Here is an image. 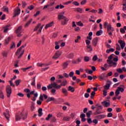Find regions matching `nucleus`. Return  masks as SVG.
<instances>
[{"label": "nucleus", "mask_w": 126, "mask_h": 126, "mask_svg": "<svg viewBox=\"0 0 126 126\" xmlns=\"http://www.w3.org/2000/svg\"><path fill=\"white\" fill-rule=\"evenodd\" d=\"M118 43H119V44H120V45L121 47V49L122 50H124V48H125V47H126V42H125V41H123L122 40H119L118 41Z\"/></svg>", "instance_id": "obj_14"}, {"label": "nucleus", "mask_w": 126, "mask_h": 126, "mask_svg": "<svg viewBox=\"0 0 126 126\" xmlns=\"http://www.w3.org/2000/svg\"><path fill=\"white\" fill-rule=\"evenodd\" d=\"M28 115L27 113H24V110H23V111L20 114V116L17 114L16 115V121L17 122L18 121H20L21 119L23 120H26V119H27Z\"/></svg>", "instance_id": "obj_1"}, {"label": "nucleus", "mask_w": 126, "mask_h": 126, "mask_svg": "<svg viewBox=\"0 0 126 126\" xmlns=\"http://www.w3.org/2000/svg\"><path fill=\"white\" fill-rule=\"evenodd\" d=\"M69 63V62H63L62 64V66L63 67V69H65V68H67Z\"/></svg>", "instance_id": "obj_16"}, {"label": "nucleus", "mask_w": 126, "mask_h": 126, "mask_svg": "<svg viewBox=\"0 0 126 126\" xmlns=\"http://www.w3.org/2000/svg\"><path fill=\"white\" fill-rule=\"evenodd\" d=\"M77 25H78V26H80L81 27H82V26H83V24L82 23H81V21L77 22Z\"/></svg>", "instance_id": "obj_52"}, {"label": "nucleus", "mask_w": 126, "mask_h": 126, "mask_svg": "<svg viewBox=\"0 0 126 126\" xmlns=\"http://www.w3.org/2000/svg\"><path fill=\"white\" fill-rule=\"evenodd\" d=\"M56 121H57V119H56V117H55V116L52 117L51 122L55 123Z\"/></svg>", "instance_id": "obj_54"}, {"label": "nucleus", "mask_w": 126, "mask_h": 126, "mask_svg": "<svg viewBox=\"0 0 126 126\" xmlns=\"http://www.w3.org/2000/svg\"><path fill=\"white\" fill-rule=\"evenodd\" d=\"M87 121L90 125V124H92V120L91 119V118H87Z\"/></svg>", "instance_id": "obj_55"}, {"label": "nucleus", "mask_w": 126, "mask_h": 126, "mask_svg": "<svg viewBox=\"0 0 126 126\" xmlns=\"http://www.w3.org/2000/svg\"><path fill=\"white\" fill-rule=\"evenodd\" d=\"M51 101H53V102H56V100L55 98L51 97H48L47 99L46 100L47 103H49V102H51Z\"/></svg>", "instance_id": "obj_17"}, {"label": "nucleus", "mask_w": 126, "mask_h": 126, "mask_svg": "<svg viewBox=\"0 0 126 126\" xmlns=\"http://www.w3.org/2000/svg\"><path fill=\"white\" fill-rule=\"evenodd\" d=\"M48 89H52V88H55V89H61V86L58 85V84L57 83L54 82L53 83H51V84H49L47 86Z\"/></svg>", "instance_id": "obj_4"}, {"label": "nucleus", "mask_w": 126, "mask_h": 126, "mask_svg": "<svg viewBox=\"0 0 126 126\" xmlns=\"http://www.w3.org/2000/svg\"><path fill=\"white\" fill-rule=\"evenodd\" d=\"M32 86H36V83L35 80H32V82L31 83Z\"/></svg>", "instance_id": "obj_62"}, {"label": "nucleus", "mask_w": 126, "mask_h": 126, "mask_svg": "<svg viewBox=\"0 0 126 126\" xmlns=\"http://www.w3.org/2000/svg\"><path fill=\"white\" fill-rule=\"evenodd\" d=\"M84 61L86 62V63H87L90 61V58L88 56H85L84 57Z\"/></svg>", "instance_id": "obj_35"}, {"label": "nucleus", "mask_w": 126, "mask_h": 126, "mask_svg": "<svg viewBox=\"0 0 126 126\" xmlns=\"http://www.w3.org/2000/svg\"><path fill=\"white\" fill-rule=\"evenodd\" d=\"M58 20H62L61 24L62 25H66V23H67V22L68 21V19H67V18H66V17L63 15H58Z\"/></svg>", "instance_id": "obj_3"}, {"label": "nucleus", "mask_w": 126, "mask_h": 126, "mask_svg": "<svg viewBox=\"0 0 126 126\" xmlns=\"http://www.w3.org/2000/svg\"><path fill=\"white\" fill-rule=\"evenodd\" d=\"M119 120H120V122H122V123L125 122V119L124 118V117H123V115H120L119 116Z\"/></svg>", "instance_id": "obj_31"}, {"label": "nucleus", "mask_w": 126, "mask_h": 126, "mask_svg": "<svg viewBox=\"0 0 126 126\" xmlns=\"http://www.w3.org/2000/svg\"><path fill=\"white\" fill-rule=\"evenodd\" d=\"M34 109H35V103L32 102L31 106V111H32V112H33Z\"/></svg>", "instance_id": "obj_24"}, {"label": "nucleus", "mask_w": 126, "mask_h": 126, "mask_svg": "<svg viewBox=\"0 0 126 126\" xmlns=\"http://www.w3.org/2000/svg\"><path fill=\"white\" fill-rule=\"evenodd\" d=\"M86 71L87 73H88L89 74H92V73H93V71L92 70H90L89 71L88 70H86Z\"/></svg>", "instance_id": "obj_56"}, {"label": "nucleus", "mask_w": 126, "mask_h": 126, "mask_svg": "<svg viewBox=\"0 0 126 126\" xmlns=\"http://www.w3.org/2000/svg\"><path fill=\"white\" fill-rule=\"evenodd\" d=\"M110 87H111V83H107L106 85H105L104 86V89H105V90H108V89L110 88Z\"/></svg>", "instance_id": "obj_20"}, {"label": "nucleus", "mask_w": 126, "mask_h": 126, "mask_svg": "<svg viewBox=\"0 0 126 126\" xmlns=\"http://www.w3.org/2000/svg\"><path fill=\"white\" fill-rule=\"evenodd\" d=\"M26 43L24 45L22 46L21 47L18 49L17 51L16 52V56H18L19 55V53H20L22 51L21 53L20 54V55L18 56V59H20L22 56H23V54H24V52H25V50L24 49V48L26 47Z\"/></svg>", "instance_id": "obj_2"}, {"label": "nucleus", "mask_w": 126, "mask_h": 126, "mask_svg": "<svg viewBox=\"0 0 126 126\" xmlns=\"http://www.w3.org/2000/svg\"><path fill=\"white\" fill-rule=\"evenodd\" d=\"M97 60H98V57L97 56V55L94 56L92 59V60L93 61V62H96V61H97Z\"/></svg>", "instance_id": "obj_45"}, {"label": "nucleus", "mask_w": 126, "mask_h": 126, "mask_svg": "<svg viewBox=\"0 0 126 126\" xmlns=\"http://www.w3.org/2000/svg\"><path fill=\"white\" fill-rule=\"evenodd\" d=\"M59 43H60V42H57V41H56V42H55V45H56L55 47V50H59V49H60V45H59Z\"/></svg>", "instance_id": "obj_29"}, {"label": "nucleus", "mask_w": 126, "mask_h": 126, "mask_svg": "<svg viewBox=\"0 0 126 126\" xmlns=\"http://www.w3.org/2000/svg\"><path fill=\"white\" fill-rule=\"evenodd\" d=\"M95 94H96V93H95L94 91H93L91 94V99H94V97H95Z\"/></svg>", "instance_id": "obj_42"}, {"label": "nucleus", "mask_w": 126, "mask_h": 126, "mask_svg": "<svg viewBox=\"0 0 126 126\" xmlns=\"http://www.w3.org/2000/svg\"><path fill=\"white\" fill-rule=\"evenodd\" d=\"M20 82H21V80H17L15 81V83L16 86H18L19 84H20Z\"/></svg>", "instance_id": "obj_43"}, {"label": "nucleus", "mask_w": 126, "mask_h": 126, "mask_svg": "<svg viewBox=\"0 0 126 126\" xmlns=\"http://www.w3.org/2000/svg\"><path fill=\"white\" fill-rule=\"evenodd\" d=\"M101 34H103V31L102 30H99L97 31L96 33V36H100Z\"/></svg>", "instance_id": "obj_34"}, {"label": "nucleus", "mask_w": 126, "mask_h": 126, "mask_svg": "<svg viewBox=\"0 0 126 126\" xmlns=\"http://www.w3.org/2000/svg\"><path fill=\"white\" fill-rule=\"evenodd\" d=\"M52 117H53L52 114H48L47 117L45 119L46 121H50V119H51V118H52Z\"/></svg>", "instance_id": "obj_36"}, {"label": "nucleus", "mask_w": 126, "mask_h": 126, "mask_svg": "<svg viewBox=\"0 0 126 126\" xmlns=\"http://www.w3.org/2000/svg\"><path fill=\"white\" fill-rule=\"evenodd\" d=\"M66 84H67V81H66V80H65L62 83H61L60 86H61V88L62 86H65Z\"/></svg>", "instance_id": "obj_27"}, {"label": "nucleus", "mask_w": 126, "mask_h": 126, "mask_svg": "<svg viewBox=\"0 0 126 126\" xmlns=\"http://www.w3.org/2000/svg\"><path fill=\"white\" fill-rule=\"evenodd\" d=\"M108 78V76L106 73H103L98 76V79L100 81L106 80Z\"/></svg>", "instance_id": "obj_7"}, {"label": "nucleus", "mask_w": 126, "mask_h": 126, "mask_svg": "<svg viewBox=\"0 0 126 126\" xmlns=\"http://www.w3.org/2000/svg\"><path fill=\"white\" fill-rule=\"evenodd\" d=\"M97 11H98L96 10L93 9V10H91L90 11V12H92V13H96L97 12Z\"/></svg>", "instance_id": "obj_64"}, {"label": "nucleus", "mask_w": 126, "mask_h": 126, "mask_svg": "<svg viewBox=\"0 0 126 126\" xmlns=\"http://www.w3.org/2000/svg\"><path fill=\"white\" fill-rule=\"evenodd\" d=\"M101 104L103 107H105L106 108L108 107H110V106L111 105V103H110V102H107V101H104L101 102Z\"/></svg>", "instance_id": "obj_15"}, {"label": "nucleus", "mask_w": 126, "mask_h": 126, "mask_svg": "<svg viewBox=\"0 0 126 126\" xmlns=\"http://www.w3.org/2000/svg\"><path fill=\"white\" fill-rule=\"evenodd\" d=\"M87 2V0H83L81 2V4L82 5H83L84 4H85V3H86Z\"/></svg>", "instance_id": "obj_60"}, {"label": "nucleus", "mask_w": 126, "mask_h": 126, "mask_svg": "<svg viewBox=\"0 0 126 126\" xmlns=\"http://www.w3.org/2000/svg\"><path fill=\"white\" fill-rule=\"evenodd\" d=\"M22 30V26H19L18 29L16 30V33H19L20 31Z\"/></svg>", "instance_id": "obj_32"}, {"label": "nucleus", "mask_w": 126, "mask_h": 126, "mask_svg": "<svg viewBox=\"0 0 126 126\" xmlns=\"http://www.w3.org/2000/svg\"><path fill=\"white\" fill-rule=\"evenodd\" d=\"M17 95L19 96V97H24V94L21 93L17 94Z\"/></svg>", "instance_id": "obj_63"}, {"label": "nucleus", "mask_w": 126, "mask_h": 126, "mask_svg": "<svg viewBox=\"0 0 126 126\" xmlns=\"http://www.w3.org/2000/svg\"><path fill=\"white\" fill-rule=\"evenodd\" d=\"M118 89L119 90V92L120 91L122 93L125 91V89H124V88L118 87Z\"/></svg>", "instance_id": "obj_50"}, {"label": "nucleus", "mask_w": 126, "mask_h": 126, "mask_svg": "<svg viewBox=\"0 0 126 126\" xmlns=\"http://www.w3.org/2000/svg\"><path fill=\"white\" fill-rule=\"evenodd\" d=\"M21 12V10H20V8H19V7H17V8L14 10V15L13 16V17H16V16H18V15L20 14Z\"/></svg>", "instance_id": "obj_11"}, {"label": "nucleus", "mask_w": 126, "mask_h": 126, "mask_svg": "<svg viewBox=\"0 0 126 126\" xmlns=\"http://www.w3.org/2000/svg\"><path fill=\"white\" fill-rule=\"evenodd\" d=\"M8 27H9V25H7L4 27V33H6V32H7V30H8Z\"/></svg>", "instance_id": "obj_41"}, {"label": "nucleus", "mask_w": 126, "mask_h": 126, "mask_svg": "<svg viewBox=\"0 0 126 126\" xmlns=\"http://www.w3.org/2000/svg\"><path fill=\"white\" fill-rule=\"evenodd\" d=\"M120 94V91L118 89H117L115 92V95L117 96H119V95Z\"/></svg>", "instance_id": "obj_49"}, {"label": "nucleus", "mask_w": 126, "mask_h": 126, "mask_svg": "<svg viewBox=\"0 0 126 126\" xmlns=\"http://www.w3.org/2000/svg\"><path fill=\"white\" fill-rule=\"evenodd\" d=\"M53 25H54V22H52L49 24H47L45 26V29H48V28H49V27H52Z\"/></svg>", "instance_id": "obj_18"}, {"label": "nucleus", "mask_w": 126, "mask_h": 126, "mask_svg": "<svg viewBox=\"0 0 126 126\" xmlns=\"http://www.w3.org/2000/svg\"><path fill=\"white\" fill-rule=\"evenodd\" d=\"M120 32L122 34H125L126 33V31H125L124 29L121 28L120 29Z\"/></svg>", "instance_id": "obj_58"}, {"label": "nucleus", "mask_w": 126, "mask_h": 126, "mask_svg": "<svg viewBox=\"0 0 126 126\" xmlns=\"http://www.w3.org/2000/svg\"><path fill=\"white\" fill-rule=\"evenodd\" d=\"M62 55V52L60 51H57L54 56L52 57V59H53V60H57V59H59V58H60V56Z\"/></svg>", "instance_id": "obj_10"}, {"label": "nucleus", "mask_w": 126, "mask_h": 126, "mask_svg": "<svg viewBox=\"0 0 126 126\" xmlns=\"http://www.w3.org/2000/svg\"><path fill=\"white\" fill-rule=\"evenodd\" d=\"M91 114H92V111H89V112L86 113L87 117L90 118L91 117Z\"/></svg>", "instance_id": "obj_38"}, {"label": "nucleus", "mask_w": 126, "mask_h": 126, "mask_svg": "<svg viewBox=\"0 0 126 126\" xmlns=\"http://www.w3.org/2000/svg\"><path fill=\"white\" fill-rule=\"evenodd\" d=\"M73 57H74V54L70 53L68 55L67 58L68 59H73Z\"/></svg>", "instance_id": "obj_39"}, {"label": "nucleus", "mask_w": 126, "mask_h": 126, "mask_svg": "<svg viewBox=\"0 0 126 126\" xmlns=\"http://www.w3.org/2000/svg\"><path fill=\"white\" fill-rule=\"evenodd\" d=\"M62 116H63L62 113L59 112L58 113H57V118H61V117H62Z\"/></svg>", "instance_id": "obj_57"}, {"label": "nucleus", "mask_w": 126, "mask_h": 126, "mask_svg": "<svg viewBox=\"0 0 126 126\" xmlns=\"http://www.w3.org/2000/svg\"><path fill=\"white\" fill-rule=\"evenodd\" d=\"M3 115L6 118L7 121H9V118H10V114H9V110L8 109L6 110V112H4Z\"/></svg>", "instance_id": "obj_12"}, {"label": "nucleus", "mask_w": 126, "mask_h": 126, "mask_svg": "<svg viewBox=\"0 0 126 126\" xmlns=\"http://www.w3.org/2000/svg\"><path fill=\"white\" fill-rule=\"evenodd\" d=\"M75 11H77V12H79V13H82L83 12V9L81 8H76L75 9Z\"/></svg>", "instance_id": "obj_22"}, {"label": "nucleus", "mask_w": 126, "mask_h": 126, "mask_svg": "<svg viewBox=\"0 0 126 126\" xmlns=\"http://www.w3.org/2000/svg\"><path fill=\"white\" fill-rule=\"evenodd\" d=\"M74 75V72L71 71L69 73V76L70 77H73V76Z\"/></svg>", "instance_id": "obj_51"}, {"label": "nucleus", "mask_w": 126, "mask_h": 126, "mask_svg": "<svg viewBox=\"0 0 126 126\" xmlns=\"http://www.w3.org/2000/svg\"><path fill=\"white\" fill-rule=\"evenodd\" d=\"M68 91H70V92L73 93L74 91H75V89H74L73 87L69 86L68 88Z\"/></svg>", "instance_id": "obj_23"}, {"label": "nucleus", "mask_w": 126, "mask_h": 126, "mask_svg": "<svg viewBox=\"0 0 126 126\" xmlns=\"http://www.w3.org/2000/svg\"><path fill=\"white\" fill-rule=\"evenodd\" d=\"M2 9H3V11H4L5 12H8V7H7L5 6H4L2 8Z\"/></svg>", "instance_id": "obj_37"}, {"label": "nucleus", "mask_w": 126, "mask_h": 126, "mask_svg": "<svg viewBox=\"0 0 126 126\" xmlns=\"http://www.w3.org/2000/svg\"><path fill=\"white\" fill-rule=\"evenodd\" d=\"M107 63L109 64V67H111L112 66H114V67H116L117 66V63L116 62H114L112 60H107Z\"/></svg>", "instance_id": "obj_8"}, {"label": "nucleus", "mask_w": 126, "mask_h": 126, "mask_svg": "<svg viewBox=\"0 0 126 126\" xmlns=\"http://www.w3.org/2000/svg\"><path fill=\"white\" fill-rule=\"evenodd\" d=\"M87 49L88 52H92L93 51V48H92V46H91V45H88L87 46Z\"/></svg>", "instance_id": "obj_26"}, {"label": "nucleus", "mask_w": 126, "mask_h": 126, "mask_svg": "<svg viewBox=\"0 0 126 126\" xmlns=\"http://www.w3.org/2000/svg\"><path fill=\"white\" fill-rule=\"evenodd\" d=\"M6 92L7 93V97L9 98L10 95H11V93L12 92V90L11 89L10 86L7 85L6 87Z\"/></svg>", "instance_id": "obj_6"}, {"label": "nucleus", "mask_w": 126, "mask_h": 126, "mask_svg": "<svg viewBox=\"0 0 126 126\" xmlns=\"http://www.w3.org/2000/svg\"><path fill=\"white\" fill-rule=\"evenodd\" d=\"M40 26H41V24H38L37 26L35 27V29H34V31H37L39 28H40Z\"/></svg>", "instance_id": "obj_48"}, {"label": "nucleus", "mask_w": 126, "mask_h": 126, "mask_svg": "<svg viewBox=\"0 0 126 126\" xmlns=\"http://www.w3.org/2000/svg\"><path fill=\"white\" fill-rule=\"evenodd\" d=\"M106 116L104 115V114L99 115L96 116V119L98 120H101V119H103L105 118Z\"/></svg>", "instance_id": "obj_28"}, {"label": "nucleus", "mask_w": 126, "mask_h": 126, "mask_svg": "<svg viewBox=\"0 0 126 126\" xmlns=\"http://www.w3.org/2000/svg\"><path fill=\"white\" fill-rule=\"evenodd\" d=\"M2 55L4 58H7V52L4 51L2 53Z\"/></svg>", "instance_id": "obj_47"}, {"label": "nucleus", "mask_w": 126, "mask_h": 126, "mask_svg": "<svg viewBox=\"0 0 126 126\" xmlns=\"http://www.w3.org/2000/svg\"><path fill=\"white\" fill-rule=\"evenodd\" d=\"M31 22H32V19H31L24 26V27L25 28H27L29 25L31 24Z\"/></svg>", "instance_id": "obj_21"}, {"label": "nucleus", "mask_w": 126, "mask_h": 126, "mask_svg": "<svg viewBox=\"0 0 126 126\" xmlns=\"http://www.w3.org/2000/svg\"><path fill=\"white\" fill-rule=\"evenodd\" d=\"M113 56H114V54L111 55L109 57H108V60L107 61H112L113 60Z\"/></svg>", "instance_id": "obj_59"}, {"label": "nucleus", "mask_w": 126, "mask_h": 126, "mask_svg": "<svg viewBox=\"0 0 126 126\" xmlns=\"http://www.w3.org/2000/svg\"><path fill=\"white\" fill-rule=\"evenodd\" d=\"M62 92L65 96H67V90L65 88L62 89Z\"/></svg>", "instance_id": "obj_25"}, {"label": "nucleus", "mask_w": 126, "mask_h": 126, "mask_svg": "<svg viewBox=\"0 0 126 126\" xmlns=\"http://www.w3.org/2000/svg\"><path fill=\"white\" fill-rule=\"evenodd\" d=\"M0 98H1V99H4V95H3L2 91H0Z\"/></svg>", "instance_id": "obj_40"}, {"label": "nucleus", "mask_w": 126, "mask_h": 126, "mask_svg": "<svg viewBox=\"0 0 126 126\" xmlns=\"http://www.w3.org/2000/svg\"><path fill=\"white\" fill-rule=\"evenodd\" d=\"M99 38L98 37H95L92 40V43L94 47H96L97 46V44Z\"/></svg>", "instance_id": "obj_13"}, {"label": "nucleus", "mask_w": 126, "mask_h": 126, "mask_svg": "<svg viewBox=\"0 0 126 126\" xmlns=\"http://www.w3.org/2000/svg\"><path fill=\"white\" fill-rule=\"evenodd\" d=\"M28 9L30 10H32V9H34V6L32 5L28 7Z\"/></svg>", "instance_id": "obj_61"}, {"label": "nucleus", "mask_w": 126, "mask_h": 126, "mask_svg": "<svg viewBox=\"0 0 126 126\" xmlns=\"http://www.w3.org/2000/svg\"><path fill=\"white\" fill-rule=\"evenodd\" d=\"M110 31H111V32ZM114 31H115V29L112 27L111 24H109L107 26V33H108L109 36H112L113 33L112 32H114Z\"/></svg>", "instance_id": "obj_5"}, {"label": "nucleus", "mask_w": 126, "mask_h": 126, "mask_svg": "<svg viewBox=\"0 0 126 126\" xmlns=\"http://www.w3.org/2000/svg\"><path fill=\"white\" fill-rule=\"evenodd\" d=\"M103 109V106L102 105L98 106V108L96 109V111L94 112V115L96 116L97 115H100V114H103V112L100 111V110Z\"/></svg>", "instance_id": "obj_9"}, {"label": "nucleus", "mask_w": 126, "mask_h": 126, "mask_svg": "<svg viewBox=\"0 0 126 126\" xmlns=\"http://www.w3.org/2000/svg\"><path fill=\"white\" fill-rule=\"evenodd\" d=\"M117 71H118L119 73H123V69L121 68L117 69Z\"/></svg>", "instance_id": "obj_53"}, {"label": "nucleus", "mask_w": 126, "mask_h": 126, "mask_svg": "<svg viewBox=\"0 0 126 126\" xmlns=\"http://www.w3.org/2000/svg\"><path fill=\"white\" fill-rule=\"evenodd\" d=\"M9 41H10V37H8L7 38L5 39L4 44L5 45H7V44L9 43Z\"/></svg>", "instance_id": "obj_30"}, {"label": "nucleus", "mask_w": 126, "mask_h": 126, "mask_svg": "<svg viewBox=\"0 0 126 126\" xmlns=\"http://www.w3.org/2000/svg\"><path fill=\"white\" fill-rule=\"evenodd\" d=\"M37 97H38V93H35L34 94L33 99H32V100L33 101H36V98H37Z\"/></svg>", "instance_id": "obj_44"}, {"label": "nucleus", "mask_w": 126, "mask_h": 126, "mask_svg": "<svg viewBox=\"0 0 126 126\" xmlns=\"http://www.w3.org/2000/svg\"><path fill=\"white\" fill-rule=\"evenodd\" d=\"M43 109L41 108H40L38 110V117H42L43 116Z\"/></svg>", "instance_id": "obj_19"}, {"label": "nucleus", "mask_w": 126, "mask_h": 126, "mask_svg": "<svg viewBox=\"0 0 126 126\" xmlns=\"http://www.w3.org/2000/svg\"><path fill=\"white\" fill-rule=\"evenodd\" d=\"M70 120V117H64L63 118V121H68Z\"/></svg>", "instance_id": "obj_46"}, {"label": "nucleus", "mask_w": 126, "mask_h": 126, "mask_svg": "<svg viewBox=\"0 0 126 126\" xmlns=\"http://www.w3.org/2000/svg\"><path fill=\"white\" fill-rule=\"evenodd\" d=\"M111 52H115V49H114V48H110V49H107L106 50V53L107 54H110V53H111Z\"/></svg>", "instance_id": "obj_33"}]
</instances>
